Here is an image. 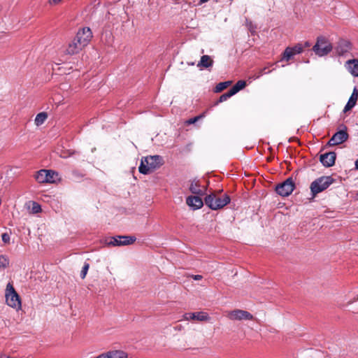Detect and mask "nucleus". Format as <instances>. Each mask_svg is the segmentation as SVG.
<instances>
[{"label": "nucleus", "instance_id": "20", "mask_svg": "<svg viewBox=\"0 0 358 358\" xmlns=\"http://www.w3.org/2000/svg\"><path fill=\"white\" fill-rule=\"evenodd\" d=\"M213 64V60L209 55H203L197 64L199 68H209Z\"/></svg>", "mask_w": 358, "mask_h": 358}, {"label": "nucleus", "instance_id": "37", "mask_svg": "<svg viewBox=\"0 0 358 358\" xmlns=\"http://www.w3.org/2000/svg\"><path fill=\"white\" fill-rule=\"evenodd\" d=\"M0 358H8V356H6L4 354L0 353Z\"/></svg>", "mask_w": 358, "mask_h": 358}, {"label": "nucleus", "instance_id": "15", "mask_svg": "<svg viewBox=\"0 0 358 358\" xmlns=\"http://www.w3.org/2000/svg\"><path fill=\"white\" fill-rule=\"evenodd\" d=\"M186 203L193 210H197L203 206V201L198 196H189L186 199Z\"/></svg>", "mask_w": 358, "mask_h": 358}, {"label": "nucleus", "instance_id": "17", "mask_svg": "<svg viewBox=\"0 0 358 358\" xmlns=\"http://www.w3.org/2000/svg\"><path fill=\"white\" fill-rule=\"evenodd\" d=\"M357 99H358V90L356 87H355L347 104L345 105V106L343 109V112L346 113V112L350 110L356 105Z\"/></svg>", "mask_w": 358, "mask_h": 358}, {"label": "nucleus", "instance_id": "16", "mask_svg": "<svg viewBox=\"0 0 358 358\" xmlns=\"http://www.w3.org/2000/svg\"><path fill=\"white\" fill-rule=\"evenodd\" d=\"M352 49V44L350 41L344 39L339 41L336 47V52L339 55H344Z\"/></svg>", "mask_w": 358, "mask_h": 358}, {"label": "nucleus", "instance_id": "3", "mask_svg": "<svg viewBox=\"0 0 358 358\" xmlns=\"http://www.w3.org/2000/svg\"><path fill=\"white\" fill-rule=\"evenodd\" d=\"M6 303L14 308L20 309L22 304L20 297L15 290L12 283L8 282L6 289Z\"/></svg>", "mask_w": 358, "mask_h": 358}, {"label": "nucleus", "instance_id": "45", "mask_svg": "<svg viewBox=\"0 0 358 358\" xmlns=\"http://www.w3.org/2000/svg\"><path fill=\"white\" fill-rule=\"evenodd\" d=\"M357 196H358V192H357Z\"/></svg>", "mask_w": 358, "mask_h": 358}, {"label": "nucleus", "instance_id": "6", "mask_svg": "<svg viewBox=\"0 0 358 358\" xmlns=\"http://www.w3.org/2000/svg\"><path fill=\"white\" fill-rule=\"evenodd\" d=\"M295 187V184L292 178H288L282 183L275 187V192L282 196H287L292 194Z\"/></svg>", "mask_w": 358, "mask_h": 358}, {"label": "nucleus", "instance_id": "10", "mask_svg": "<svg viewBox=\"0 0 358 358\" xmlns=\"http://www.w3.org/2000/svg\"><path fill=\"white\" fill-rule=\"evenodd\" d=\"M344 128V129L340 130L333 135L327 143L328 145H338L345 142L348 139L349 135L347 132V127H345Z\"/></svg>", "mask_w": 358, "mask_h": 358}, {"label": "nucleus", "instance_id": "1", "mask_svg": "<svg viewBox=\"0 0 358 358\" xmlns=\"http://www.w3.org/2000/svg\"><path fill=\"white\" fill-rule=\"evenodd\" d=\"M231 199L229 195L212 193L205 197V204L212 210L222 208L229 203Z\"/></svg>", "mask_w": 358, "mask_h": 358}, {"label": "nucleus", "instance_id": "32", "mask_svg": "<svg viewBox=\"0 0 358 358\" xmlns=\"http://www.w3.org/2000/svg\"><path fill=\"white\" fill-rule=\"evenodd\" d=\"M203 117V115H200L196 116L193 118H190V119L187 120L185 122V123H186V124H194L195 122H196L199 120H200Z\"/></svg>", "mask_w": 358, "mask_h": 358}, {"label": "nucleus", "instance_id": "42", "mask_svg": "<svg viewBox=\"0 0 358 358\" xmlns=\"http://www.w3.org/2000/svg\"><path fill=\"white\" fill-rule=\"evenodd\" d=\"M189 64L193 66V65H194V62H190V63H189Z\"/></svg>", "mask_w": 358, "mask_h": 358}, {"label": "nucleus", "instance_id": "14", "mask_svg": "<svg viewBox=\"0 0 358 358\" xmlns=\"http://www.w3.org/2000/svg\"><path fill=\"white\" fill-rule=\"evenodd\" d=\"M83 48L78 41L74 38L68 45L65 52L67 55H73L75 54H78L80 51H81Z\"/></svg>", "mask_w": 358, "mask_h": 358}, {"label": "nucleus", "instance_id": "7", "mask_svg": "<svg viewBox=\"0 0 358 358\" xmlns=\"http://www.w3.org/2000/svg\"><path fill=\"white\" fill-rule=\"evenodd\" d=\"M226 316L231 320H252L254 319L253 315L248 311L234 309L233 310L227 311Z\"/></svg>", "mask_w": 358, "mask_h": 358}, {"label": "nucleus", "instance_id": "22", "mask_svg": "<svg viewBox=\"0 0 358 358\" xmlns=\"http://www.w3.org/2000/svg\"><path fill=\"white\" fill-rule=\"evenodd\" d=\"M246 86V82L245 80H238L231 89V93L234 94L243 90Z\"/></svg>", "mask_w": 358, "mask_h": 358}, {"label": "nucleus", "instance_id": "23", "mask_svg": "<svg viewBox=\"0 0 358 358\" xmlns=\"http://www.w3.org/2000/svg\"><path fill=\"white\" fill-rule=\"evenodd\" d=\"M138 171L141 173L143 174H148L152 171L151 169H150L148 164L145 163L144 158L141 159V162L138 167Z\"/></svg>", "mask_w": 358, "mask_h": 358}, {"label": "nucleus", "instance_id": "40", "mask_svg": "<svg viewBox=\"0 0 358 358\" xmlns=\"http://www.w3.org/2000/svg\"><path fill=\"white\" fill-rule=\"evenodd\" d=\"M310 44L309 43V42H306V43H305V45H304V46H305L306 48V47H310Z\"/></svg>", "mask_w": 358, "mask_h": 358}, {"label": "nucleus", "instance_id": "27", "mask_svg": "<svg viewBox=\"0 0 358 358\" xmlns=\"http://www.w3.org/2000/svg\"><path fill=\"white\" fill-rule=\"evenodd\" d=\"M9 264V260L3 255H0V268H5Z\"/></svg>", "mask_w": 358, "mask_h": 358}, {"label": "nucleus", "instance_id": "24", "mask_svg": "<svg viewBox=\"0 0 358 358\" xmlns=\"http://www.w3.org/2000/svg\"><path fill=\"white\" fill-rule=\"evenodd\" d=\"M47 118H48V115L46 113H45V112L40 113L36 116V118L34 120L35 124L37 126L41 125L42 124L44 123V122L47 120Z\"/></svg>", "mask_w": 358, "mask_h": 358}, {"label": "nucleus", "instance_id": "21", "mask_svg": "<svg viewBox=\"0 0 358 358\" xmlns=\"http://www.w3.org/2000/svg\"><path fill=\"white\" fill-rule=\"evenodd\" d=\"M104 356L106 358H127V354L120 350L108 352Z\"/></svg>", "mask_w": 358, "mask_h": 358}, {"label": "nucleus", "instance_id": "33", "mask_svg": "<svg viewBox=\"0 0 358 358\" xmlns=\"http://www.w3.org/2000/svg\"><path fill=\"white\" fill-rule=\"evenodd\" d=\"M1 239H2L3 243H9V242H10V236H9V234H7V233H3L1 235Z\"/></svg>", "mask_w": 358, "mask_h": 358}, {"label": "nucleus", "instance_id": "29", "mask_svg": "<svg viewBox=\"0 0 358 358\" xmlns=\"http://www.w3.org/2000/svg\"><path fill=\"white\" fill-rule=\"evenodd\" d=\"M90 268V264L88 263H85L83 269L80 272V277L82 279H84L86 277V275L87 273V271Z\"/></svg>", "mask_w": 358, "mask_h": 358}, {"label": "nucleus", "instance_id": "36", "mask_svg": "<svg viewBox=\"0 0 358 358\" xmlns=\"http://www.w3.org/2000/svg\"><path fill=\"white\" fill-rule=\"evenodd\" d=\"M266 68H264V69H262V74L268 73H269V72L271 71H266Z\"/></svg>", "mask_w": 358, "mask_h": 358}, {"label": "nucleus", "instance_id": "35", "mask_svg": "<svg viewBox=\"0 0 358 358\" xmlns=\"http://www.w3.org/2000/svg\"><path fill=\"white\" fill-rule=\"evenodd\" d=\"M62 0H49V3L50 5H57Z\"/></svg>", "mask_w": 358, "mask_h": 358}, {"label": "nucleus", "instance_id": "34", "mask_svg": "<svg viewBox=\"0 0 358 358\" xmlns=\"http://www.w3.org/2000/svg\"><path fill=\"white\" fill-rule=\"evenodd\" d=\"M190 277L194 280H200L203 278L201 275H192Z\"/></svg>", "mask_w": 358, "mask_h": 358}, {"label": "nucleus", "instance_id": "25", "mask_svg": "<svg viewBox=\"0 0 358 358\" xmlns=\"http://www.w3.org/2000/svg\"><path fill=\"white\" fill-rule=\"evenodd\" d=\"M231 81L222 82L218 83L215 89V92H220L231 85Z\"/></svg>", "mask_w": 358, "mask_h": 358}, {"label": "nucleus", "instance_id": "41", "mask_svg": "<svg viewBox=\"0 0 358 358\" xmlns=\"http://www.w3.org/2000/svg\"><path fill=\"white\" fill-rule=\"evenodd\" d=\"M209 0H200V3H206L207 1H208Z\"/></svg>", "mask_w": 358, "mask_h": 358}, {"label": "nucleus", "instance_id": "30", "mask_svg": "<svg viewBox=\"0 0 358 358\" xmlns=\"http://www.w3.org/2000/svg\"><path fill=\"white\" fill-rule=\"evenodd\" d=\"M41 211V206L36 202H33L31 207V212L33 213H38Z\"/></svg>", "mask_w": 358, "mask_h": 358}, {"label": "nucleus", "instance_id": "9", "mask_svg": "<svg viewBox=\"0 0 358 358\" xmlns=\"http://www.w3.org/2000/svg\"><path fill=\"white\" fill-rule=\"evenodd\" d=\"M75 38L78 41V43L85 48L91 41L92 32L89 27H84L78 31Z\"/></svg>", "mask_w": 358, "mask_h": 358}, {"label": "nucleus", "instance_id": "38", "mask_svg": "<svg viewBox=\"0 0 358 358\" xmlns=\"http://www.w3.org/2000/svg\"><path fill=\"white\" fill-rule=\"evenodd\" d=\"M355 169L358 170V159L355 161Z\"/></svg>", "mask_w": 358, "mask_h": 358}, {"label": "nucleus", "instance_id": "5", "mask_svg": "<svg viewBox=\"0 0 358 358\" xmlns=\"http://www.w3.org/2000/svg\"><path fill=\"white\" fill-rule=\"evenodd\" d=\"M58 173L52 170L42 169L36 173V180L40 183L55 182L57 179Z\"/></svg>", "mask_w": 358, "mask_h": 358}, {"label": "nucleus", "instance_id": "19", "mask_svg": "<svg viewBox=\"0 0 358 358\" xmlns=\"http://www.w3.org/2000/svg\"><path fill=\"white\" fill-rule=\"evenodd\" d=\"M189 189L192 194L196 195H202L204 192V190L201 187L199 181L196 180L190 181Z\"/></svg>", "mask_w": 358, "mask_h": 358}, {"label": "nucleus", "instance_id": "28", "mask_svg": "<svg viewBox=\"0 0 358 358\" xmlns=\"http://www.w3.org/2000/svg\"><path fill=\"white\" fill-rule=\"evenodd\" d=\"M234 95L233 93H231V91L229 90V92H227V93H224L223 94H222L220 96V99L217 101V103H221V102H223V101H227L229 97H231V96Z\"/></svg>", "mask_w": 358, "mask_h": 358}, {"label": "nucleus", "instance_id": "8", "mask_svg": "<svg viewBox=\"0 0 358 358\" xmlns=\"http://www.w3.org/2000/svg\"><path fill=\"white\" fill-rule=\"evenodd\" d=\"M136 240L135 236H118L117 237H111L110 241L107 242V244L113 246L128 245L134 243Z\"/></svg>", "mask_w": 358, "mask_h": 358}, {"label": "nucleus", "instance_id": "2", "mask_svg": "<svg viewBox=\"0 0 358 358\" xmlns=\"http://www.w3.org/2000/svg\"><path fill=\"white\" fill-rule=\"evenodd\" d=\"M334 182V179L331 176H321L315 179L310 186L313 197L327 189Z\"/></svg>", "mask_w": 358, "mask_h": 358}, {"label": "nucleus", "instance_id": "39", "mask_svg": "<svg viewBox=\"0 0 358 358\" xmlns=\"http://www.w3.org/2000/svg\"><path fill=\"white\" fill-rule=\"evenodd\" d=\"M96 358H106V357L104 356V354H102L101 355H99L98 357H96Z\"/></svg>", "mask_w": 358, "mask_h": 358}, {"label": "nucleus", "instance_id": "31", "mask_svg": "<svg viewBox=\"0 0 358 358\" xmlns=\"http://www.w3.org/2000/svg\"><path fill=\"white\" fill-rule=\"evenodd\" d=\"M294 55L299 54L303 52V48L301 44H297L294 47L291 48Z\"/></svg>", "mask_w": 358, "mask_h": 358}, {"label": "nucleus", "instance_id": "26", "mask_svg": "<svg viewBox=\"0 0 358 358\" xmlns=\"http://www.w3.org/2000/svg\"><path fill=\"white\" fill-rule=\"evenodd\" d=\"M294 54L292 51V49L291 48H287L284 52H283V57L282 59H285L286 61H289L292 56H294Z\"/></svg>", "mask_w": 358, "mask_h": 358}, {"label": "nucleus", "instance_id": "11", "mask_svg": "<svg viewBox=\"0 0 358 358\" xmlns=\"http://www.w3.org/2000/svg\"><path fill=\"white\" fill-rule=\"evenodd\" d=\"M144 159L152 171L163 164L162 157L159 155L148 156Z\"/></svg>", "mask_w": 358, "mask_h": 358}, {"label": "nucleus", "instance_id": "18", "mask_svg": "<svg viewBox=\"0 0 358 358\" xmlns=\"http://www.w3.org/2000/svg\"><path fill=\"white\" fill-rule=\"evenodd\" d=\"M345 66L352 76H358V59L348 60L345 64Z\"/></svg>", "mask_w": 358, "mask_h": 358}, {"label": "nucleus", "instance_id": "43", "mask_svg": "<svg viewBox=\"0 0 358 358\" xmlns=\"http://www.w3.org/2000/svg\"><path fill=\"white\" fill-rule=\"evenodd\" d=\"M355 301H358V295L357 296V297L355 299Z\"/></svg>", "mask_w": 358, "mask_h": 358}, {"label": "nucleus", "instance_id": "44", "mask_svg": "<svg viewBox=\"0 0 358 358\" xmlns=\"http://www.w3.org/2000/svg\"><path fill=\"white\" fill-rule=\"evenodd\" d=\"M8 358H14V357H11L8 356Z\"/></svg>", "mask_w": 358, "mask_h": 358}, {"label": "nucleus", "instance_id": "12", "mask_svg": "<svg viewBox=\"0 0 358 358\" xmlns=\"http://www.w3.org/2000/svg\"><path fill=\"white\" fill-rule=\"evenodd\" d=\"M336 158V153L334 152H329L321 155L320 157V161L325 167H331L334 165Z\"/></svg>", "mask_w": 358, "mask_h": 358}, {"label": "nucleus", "instance_id": "4", "mask_svg": "<svg viewBox=\"0 0 358 358\" xmlns=\"http://www.w3.org/2000/svg\"><path fill=\"white\" fill-rule=\"evenodd\" d=\"M332 49L331 43L324 36L317 37L316 43L313 47V50L320 57L328 55Z\"/></svg>", "mask_w": 358, "mask_h": 358}, {"label": "nucleus", "instance_id": "13", "mask_svg": "<svg viewBox=\"0 0 358 358\" xmlns=\"http://www.w3.org/2000/svg\"><path fill=\"white\" fill-rule=\"evenodd\" d=\"M209 316L207 313L205 312H195L189 313L184 315V319L186 320H198L201 322L208 321Z\"/></svg>", "mask_w": 358, "mask_h": 358}]
</instances>
